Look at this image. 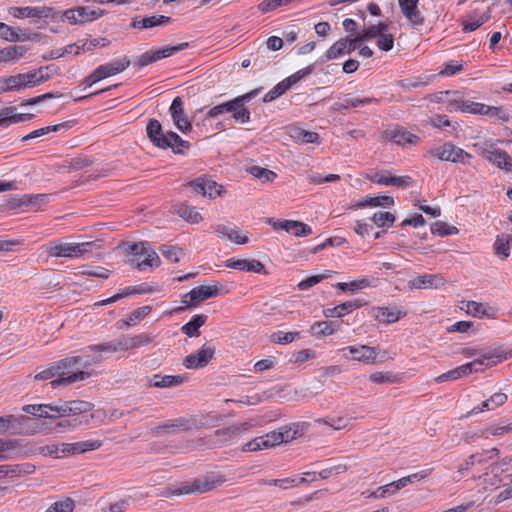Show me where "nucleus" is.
<instances>
[{"mask_svg": "<svg viewBox=\"0 0 512 512\" xmlns=\"http://www.w3.org/2000/svg\"><path fill=\"white\" fill-rule=\"evenodd\" d=\"M146 133L152 144L160 149L171 148L175 154H184L190 148V143L183 140L173 131L163 132L162 125L157 119H150L146 126Z\"/></svg>", "mask_w": 512, "mask_h": 512, "instance_id": "1", "label": "nucleus"}, {"mask_svg": "<svg viewBox=\"0 0 512 512\" xmlns=\"http://www.w3.org/2000/svg\"><path fill=\"white\" fill-rule=\"evenodd\" d=\"M82 356L66 357L56 361L62 377L52 380L50 385L55 388L60 385H70L77 381H83L90 376L89 372L80 370L79 362Z\"/></svg>", "mask_w": 512, "mask_h": 512, "instance_id": "2", "label": "nucleus"}, {"mask_svg": "<svg viewBox=\"0 0 512 512\" xmlns=\"http://www.w3.org/2000/svg\"><path fill=\"white\" fill-rule=\"evenodd\" d=\"M226 481L222 475H206L201 478L195 479L193 482L183 483L180 487L167 489L164 492L165 496H180L188 494H201L208 492Z\"/></svg>", "mask_w": 512, "mask_h": 512, "instance_id": "3", "label": "nucleus"}, {"mask_svg": "<svg viewBox=\"0 0 512 512\" xmlns=\"http://www.w3.org/2000/svg\"><path fill=\"white\" fill-rule=\"evenodd\" d=\"M504 359H506V356L502 354H484L479 359H476L472 362L466 363L464 365H461L455 369H452L446 373L439 375L438 377L435 378V381L438 383H442L446 381L457 380L473 372L477 373L482 371L481 369L476 367L477 365L486 364L487 366H492L498 362L503 361Z\"/></svg>", "mask_w": 512, "mask_h": 512, "instance_id": "4", "label": "nucleus"}, {"mask_svg": "<svg viewBox=\"0 0 512 512\" xmlns=\"http://www.w3.org/2000/svg\"><path fill=\"white\" fill-rule=\"evenodd\" d=\"M451 110H460L462 112H469L473 114H480V115H490V116H497L499 119H502L503 121L508 120V115L503 113L501 115L502 110L499 107L494 106H488L482 103L473 102L470 100H460V99H453L449 103Z\"/></svg>", "mask_w": 512, "mask_h": 512, "instance_id": "5", "label": "nucleus"}, {"mask_svg": "<svg viewBox=\"0 0 512 512\" xmlns=\"http://www.w3.org/2000/svg\"><path fill=\"white\" fill-rule=\"evenodd\" d=\"M92 245L93 242L66 243L54 241L47 245L46 252L51 257L75 258L80 257L88 252V248Z\"/></svg>", "mask_w": 512, "mask_h": 512, "instance_id": "6", "label": "nucleus"}, {"mask_svg": "<svg viewBox=\"0 0 512 512\" xmlns=\"http://www.w3.org/2000/svg\"><path fill=\"white\" fill-rule=\"evenodd\" d=\"M94 404L83 400H70L63 401L59 400L57 404H54L52 412L55 413L56 418H64L75 415H80L92 411Z\"/></svg>", "mask_w": 512, "mask_h": 512, "instance_id": "7", "label": "nucleus"}, {"mask_svg": "<svg viewBox=\"0 0 512 512\" xmlns=\"http://www.w3.org/2000/svg\"><path fill=\"white\" fill-rule=\"evenodd\" d=\"M431 155L442 161H450L453 163H468L471 155L460 147L448 142L437 146L431 150Z\"/></svg>", "mask_w": 512, "mask_h": 512, "instance_id": "8", "label": "nucleus"}, {"mask_svg": "<svg viewBox=\"0 0 512 512\" xmlns=\"http://www.w3.org/2000/svg\"><path fill=\"white\" fill-rule=\"evenodd\" d=\"M252 427V424L249 422H244L239 425H232L230 427H226L223 429L216 430L213 435L206 437V444L212 447H222L227 442L237 437L241 431H247Z\"/></svg>", "mask_w": 512, "mask_h": 512, "instance_id": "9", "label": "nucleus"}, {"mask_svg": "<svg viewBox=\"0 0 512 512\" xmlns=\"http://www.w3.org/2000/svg\"><path fill=\"white\" fill-rule=\"evenodd\" d=\"M189 46L187 42L180 43L175 46H167L158 50H150L140 55L134 62L135 66L140 68L152 64L163 58H167L176 52L182 51Z\"/></svg>", "mask_w": 512, "mask_h": 512, "instance_id": "10", "label": "nucleus"}, {"mask_svg": "<svg viewBox=\"0 0 512 512\" xmlns=\"http://www.w3.org/2000/svg\"><path fill=\"white\" fill-rule=\"evenodd\" d=\"M360 45L361 43L356 36L340 38L324 53L322 62L330 61L346 54H350L358 49Z\"/></svg>", "mask_w": 512, "mask_h": 512, "instance_id": "11", "label": "nucleus"}, {"mask_svg": "<svg viewBox=\"0 0 512 512\" xmlns=\"http://www.w3.org/2000/svg\"><path fill=\"white\" fill-rule=\"evenodd\" d=\"M479 154L489 162L496 165L499 169L506 172H512V158L501 149L490 147H480Z\"/></svg>", "mask_w": 512, "mask_h": 512, "instance_id": "12", "label": "nucleus"}, {"mask_svg": "<svg viewBox=\"0 0 512 512\" xmlns=\"http://www.w3.org/2000/svg\"><path fill=\"white\" fill-rule=\"evenodd\" d=\"M217 295H219V289L217 286L201 285L186 293L182 298V303H184L186 307H195L202 301L216 297Z\"/></svg>", "mask_w": 512, "mask_h": 512, "instance_id": "13", "label": "nucleus"}, {"mask_svg": "<svg viewBox=\"0 0 512 512\" xmlns=\"http://www.w3.org/2000/svg\"><path fill=\"white\" fill-rule=\"evenodd\" d=\"M369 181L379 185L385 186H396L400 188H406L413 185V179L408 176H392L388 171L383 172H374L372 174L367 175Z\"/></svg>", "mask_w": 512, "mask_h": 512, "instance_id": "14", "label": "nucleus"}, {"mask_svg": "<svg viewBox=\"0 0 512 512\" xmlns=\"http://www.w3.org/2000/svg\"><path fill=\"white\" fill-rule=\"evenodd\" d=\"M260 91L261 88H256L236 97L237 104L234 106L233 114L231 115L235 122L245 124L250 121V111L245 105L255 98Z\"/></svg>", "mask_w": 512, "mask_h": 512, "instance_id": "15", "label": "nucleus"}, {"mask_svg": "<svg viewBox=\"0 0 512 512\" xmlns=\"http://www.w3.org/2000/svg\"><path fill=\"white\" fill-rule=\"evenodd\" d=\"M215 354V347H202L195 353L187 355L183 364L188 369L203 368L208 365Z\"/></svg>", "mask_w": 512, "mask_h": 512, "instance_id": "16", "label": "nucleus"}, {"mask_svg": "<svg viewBox=\"0 0 512 512\" xmlns=\"http://www.w3.org/2000/svg\"><path fill=\"white\" fill-rule=\"evenodd\" d=\"M170 113L173 120L174 125L178 130L182 133H188L192 130L191 122L185 117V112L183 109V102L181 97H176L172 101L170 106Z\"/></svg>", "mask_w": 512, "mask_h": 512, "instance_id": "17", "label": "nucleus"}, {"mask_svg": "<svg viewBox=\"0 0 512 512\" xmlns=\"http://www.w3.org/2000/svg\"><path fill=\"white\" fill-rule=\"evenodd\" d=\"M384 137L402 147L417 145L420 141L419 136L403 128L386 130L384 131Z\"/></svg>", "mask_w": 512, "mask_h": 512, "instance_id": "18", "label": "nucleus"}, {"mask_svg": "<svg viewBox=\"0 0 512 512\" xmlns=\"http://www.w3.org/2000/svg\"><path fill=\"white\" fill-rule=\"evenodd\" d=\"M419 0H398L401 12L414 26H422L424 17L418 9Z\"/></svg>", "mask_w": 512, "mask_h": 512, "instance_id": "19", "label": "nucleus"}, {"mask_svg": "<svg viewBox=\"0 0 512 512\" xmlns=\"http://www.w3.org/2000/svg\"><path fill=\"white\" fill-rule=\"evenodd\" d=\"M344 356L347 358L346 351L352 355V359L363 363H374L376 360V349L367 345L349 346L343 348Z\"/></svg>", "mask_w": 512, "mask_h": 512, "instance_id": "20", "label": "nucleus"}, {"mask_svg": "<svg viewBox=\"0 0 512 512\" xmlns=\"http://www.w3.org/2000/svg\"><path fill=\"white\" fill-rule=\"evenodd\" d=\"M101 440H86L79 441L76 443H62L61 444V453L65 454H80L87 451H92L99 449L102 446Z\"/></svg>", "mask_w": 512, "mask_h": 512, "instance_id": "21", "label": "nucleus"}, {"mask_svg": "<svg viewBox=\"0 0 512 512\" xmlns=\"http://www.w3.org/2000/svg\"><path fill=\"white\" fill-rule=\"evenodd\" d=\"M443 284L444 279L441 276L435 274L418 275L408 282V286L411 289L438 288Z\"/></svg>", "mask_w": 512, "mask_h": 512, "instance_id": "22", "label": "nucleus"}, {"mask_svg": "<svg viewBox=\"0 0 512 512\" xmlns=\"http://www.w3.org/2000/svg\"><path fill=\"white\" fill-rule=\"evenodd\" d=\"M374 317L386 324L397 322L401 317L406 315L405 310H401L398 307H374L372 309Z\"/></svg>", "mask_w": 512, "mask_h": 512, "instance_id": "23", "label": "nucleus"}, {"mask_svg": "<svg viewBox=\"0 0 512 512\" xmlns=\"http://www.w3.org/2000/svg\"><path fill=\"white\" fill-rule=\"evenodd\" d=\"M226 266L232 269L240 271H248L254 273H266L265 266L262 262L256 259H229L226 262Z\"/></svg>", "mask_w": 512, "mask_h": 512, "instance_id": "24", "label": "nucleus"}, {"mask_svg": "<svg viewBox=\"0 0 512 512\" xmlns=\"http://www.w3.org/2000/svg\"><path fill=\"white\" fill-rule=\"evenodd\" d=\"M366 302L361 299H355L351 301H347L344 303H341L333 308H327L323 310V314L325 317H337L340 318L360 307L365 305Z\"/></svg>", "mask_w": 512, "mask_h": 512, "instance_id": "25", "label": "nucleus"}, {"mask_svg": "<svg viewBox=\"0 0 512 512\" xmlns=\"http://www.w3.org/2000/svg\"><path fill=\"white\" fill-rule=\"evenodd\" d=\"M289 136L298 143L301 144H320L321 138L318 133L313 131H307L298 126H291L288 128Z\"/></svg>", "mask_w": 512, "mask_h": 512, "instance_id": "26", "label": "nucleus"}, {"mask_svg": "<svg viewBox=\"0 0 512 512\" xmlns=\"http://www.w3.org/2000/svg\"><path fill=\"white\" fill-rule=\"evenodd\" d=\"M498 454L499 450L497 448H492L490 450H485L481 453L472 454L471 456L468 457V459L464 461V463L459 465L458 472L463 475L466 471L471 469V467L475 465V463H484L488 459H492L493 455L497 456Z\"/></svg>", "mask_w": 512, "mask_h": 512, "instance_id": "27", "label": "nucleus"}, {"mask_svg": "<svg viewBox=\"0 0 512 512\" xmlns=\"http://www.w3.org/2000/svg\"><path fill=\"white\" fill-rule=\"evenodd\" d=\"M190 424V421L185 418H177L173 421H170L168 423H165L163 425L156 426L152 429V433L155 436H159L161 434H170L172 433V430L174 431H188L192 427Z\"/></svg>", "mask_w": 512, "mask_h": 512, "instance_id": "28", "label": "nucleus"}, {"mask_svg": "<svg viewBox=\"0 0 512 512\" xmlns=\"http://www.w3.org/2000/svg\"><path fill=\"white\" fill-rule=\"evenodd\" d=\"M130 59L128 57H122L121 59L114 60L110 63L100 65L98 67L99 74L103 76V79L116 75L123 72L130 65Z\"/></svg>", "mask_w": 512, "mask_h": 512, "instance_id": "29", "label": "nucleus"}, {"mask_svg": "<svg viewBox=\"0 0 512 512\" xmlns=\"http://www.w3.org/2000/svg\"><path fill=\"white\" fill-rule=\"evenodd\" d=\"M150 292H152V288H150L147 283H143L138 286L127 287L123 290V292L117 293L108 299L99 301V302L95 303V305L103 306V305L114 303V302H116L126 296L132 295V294H144V293H150Z\"/></svg>", "mask_w": 512, "mask_h": 512, "instance_id": "30", "label": "nucleus"}, {"mask_svg": "<svg viewBox=\"0 0 512 512\" xmlns=\"http://www.w3.org/2000/svg\"><path fill=\"white\" fill-rule=\"evenodd\" d=\"M185 381V377L182 375H153L149 380L150 387L156 388H169L176 387Z\"/></svg>", "mask_w": 512, "mask_h": 512, "instance_id": "31", "label": "nucleus"}, {"mask_svg": "<svg viewBox=\"0 0 512 512\" xmlns=\"http://www.w3.org/2000/svg\"><path fill=\"white\" fill-rule=\"evenodd\" d=\"M170 21H171V18L168 16L154 15V16L144 17L143 19H140V20L134 19L131 22L130 27L134 28V29H148V28H152L155 26L167 24Z\"/></svg>", "mask_w": 512, "mask_h": 512, "instance_id": "32", "label": "nucleus"}, {"mask_svg": "<svg viewBox=\"0 0 512 512\" xmlns=\"http://www.w3.org/2000/svg\"><path fill=\"white\" fill-rule=\"evenodd\" d=\"M207 315L197 314L192 319L182 326L181 331L188 337H198L200 335V327H202L207 321Z\"/></svg>", "mask_w": 512, "mask_h": 512, "instance_id": "33", "label": "nucleus"}, {"mask_svg": "<svg viewBox=\"0 0 512 512\" xmlns=\"http://www.w3.org/2000/svg\"><path fill=\"white\" fill-rule=\"evenodd\" d=\"M340 321H319L315 322L311 326V333L315 336H329L332 335L335 331L339 329L341 326Z\"/></svg>", "mask_w": 512, "mask_h": 512, "instance_id": "34", "label": "nucleus"}, {"mask_svg": "<svg viewBox=\"0 0 512 512\" xmlns=\"http://www.w3.org/2000/svg\"><path fill=\"white\" fill-rule=\"evenodd\" d=\"M308 426L309 424L306 422L294 423L289 426H283L279 428L278 431L283 434V442L287 443L302 436Z\"/></svg>", "mask_w": 512, "mask_h": 512, "instance_id": "35", "label": "nucleus"}, {"mask_svg": "<svg viewBox=\"0 0 512 512\" xmlns=\"http://www.w3.org/2000/svg\"><path fill=\"white\" fill-rule=\"evenodd\" d=\"M491 19V9L487 8L484 12H482L478 19H470L466 16L465 19L461 20L462 30L463 32H472L482 26L484 23L488 22Z\"/></svg>", "mask_w": 512, "mask_h": 512, "instance_id": "36", "label": "nucleus"}, {"mask_svg": "<svg viewBox=\"0 0 512 512\" xmlns=\"http://www.w3.org/2000/svg\"><path fill=\"white\" fill-rule=\"evenodd\" d=\"M512 245V235L510 234H500L496 237L494 242V252L498 257L502 259H506L510 255V247Z\"/></svg>", "mask_w": 512, "mask_h": 512, "instance_id": "37", "label": "nucleus"}, {"mask_svg": "<svg viewBox=\"0 0 512 512\" xmlns=\"http://www.w3.org/2000/svg\"><path fill=\"white\" fill-rule=\"evenodd\" d=\"M52 408H54V404H29L25 405L22 410L27 414H31L40 418L55 419V413H49V411L52 412Z\"/></svg>", "mask_w": 512, "mask_h": 512, "instance_id": "38", "label": "nucleus"}, {"mask_svg": "<svg viewBox=\"0 0 512 512\" xmlns=\"http://www.w3.org/2000/svg\"><path fill=\"white\" fill-rule=\"evenodd\" d=\"M394 205V199L391 196H375V197H367L364 200L357 203V207L362 208L366 206L372 207H390Z\"/></svg>", "mask_w": 512, "mask_h": 512, "instance_id": "39", "label": "nucleus"}, {"mask_svg": "<svg viewBox=\"0 0 512 512\" xmlns=\"http://www.w3.org/2000/svg\"><path fill=\"white\" fill-rule=\"evenodd\" d=\"M21 74L0 78V94L24 88Z\"/></svg>", "mask_w": 512, "mask_h": 512, "instance_id": "40", "label": "nucleus"}, {"mask_svg": "<svg viewBox=\"0 0 512 512\" xmlns=\"http://www.w3.org/2000/svg\"><path fill=\"white\" fill-rule=\"evenodd\" d=\"M286 225V232L292 233L296 237H305L312 234V228L301 221L288 220Z\"/></svg>", "mask_w": 512, "mask_h": 512, "instance_id": "41", "label": "nucleus"}, {"mask_svg": "<svg viewBox=\"0 0 512 512\" xmlns=\"http://www.w3.org/2000/svg\"><path fill=\"white\" fill-rule=\"evenodd\" d=\"M27 49L23 46H11L0 50V62H8L22 57Z\"/></svg>", "mask_w": 512, "mask_h": 512, "instance_id": "42", "label": "nucleus"}, {"mask_svg": "<svg viewBox=\"0 0 512 512\" xmlns=\"http://www.w3.org/2000/svg\"><path fill=\"white\" fill-rule=\"evenodd\" d=\"M77 14L82 18L80 20V24H83L102 17L104 15V10L90 9L89 7L80 6L77 7Z\"/></svg>", "mask_w": 512, "mask_h": 512, "instance_id": "43", "label": "nucleus"}, {"mask_svg": "<svg viewBox=\"0 0 512 512\" xmlns=\"http://www.w3.org/2000/svg\"><path fill=\"white\" fill-rule=\"evenodd\" d=\"M142 261H137L135 266L139 270H144L146 267H158L160 265V258L155 251H152L147 246V253Z\"/></svg>", "mask_w": 512, "mask_h": 512, "instance_id": "44", "label": "nucleus"}, {"mask_svg": "<svg viewBox=\"0 0 512 512\" xmlns=\"http://www.w3.org/2000/svg\"><path fill=\"white\" fill-rule=\"evenodd\" d=\"M248 171L251 175L261 180L263 183L273 182L277 177V174L275 172L259 166H252L251 168H249Z\"/></svg>", "mask_w": 512, "mask_h": 512, "instance_id": "45", "label": "nucleus"}, {"mask_svg": "<svg viewBox=\"0 0 512 512\" xmlns=\"http://www.w3.org/2000/svg\"><path fill=\"white\" fill-rule=\"evenodd\" d=\"M290 83L286 79L279 82L273 89H271L268 93L263 97V102H271L281 95H283L289 88Z\"/></svg>", "mask_w": 512, "mask_h": 512, "instance_id": "46", "label": "nucleus"}, {"mask_svg": "<svg viewBox=\"0 0 512 512\" xmlns=\"http://www.w3.org/2000/svg\"><path fill=\"white\" fill-rule=\"evenodd\" d=\"M48 197L47 194H30V195H23L17 199H15L16 204L15 206L21 207V206H34L37 204H40Z\"/></svg>", "mask_w": 512, "mask_h": 512, "instance_id": "47", "label": "nucleus"}, {"mask_svg": "<svg viewBox=\"0 0 512 512\" xmlns=\"http://www.w3.org/2000/svg\"><path fill=\"white\" fill-rule=\"evenodd\" d=\"M160 252L167 260L177 263L180 261V256L184 255V252L181 248L172 245H162L160 247Z\"/></svg>", "mask_w": 512, "mask_h": 512, "instance_id": "48", "label": "nucleus"}, {"mask_svg": "<svg viewBox=\"0 0 512 512\" xmlns=\"http://www.w3.org/2000/svg\"><path fill=\"white\" fill-rule=\"evenodd\" d=\"M395 219V216L390 212H377L371 218L378 227H389L395 222Z\"/></svg>", "mask_w": 512, "mask_h": 512, "instance_id": "49", "label": "nucleus"}, {"mask_svg": "<svg viewBox=\"0 0 512 512\" xmlns=\"http://www.w3.org/2000/svg\"><path fill=\"white\" fill-rule=\"evenodd\" d=\"M14 111L15 108L9 107L0 113V116H4L3 118H0L2 126L9 125L11 123L24 122L23 114H12Z\"/></svg>", "mask_w": 512, "mask_h": 512, "instance_id": "50", "label": "nucleus"}, {"mask_svg": "<svg viewBox=\"0 0 512 512\" xmlns=\"http://www.w3.org/2000/svg\"><path fill=\"white\" fill-rule=\"evenodd\" d=\"M89 351L92 352H107V353H114L120 351L118 340H112L110 342L102 343V344H96V345H90L87 347Z\"/></svg>", "mask_w": 512, "mask_h": 512, "instance_id": "51", "label": "nucleus"}, {"mask_svg": "<svg viewBox=\"0 0 512 512\" xmlns=\"http://www.w3.org/2000/svg\"><path fill=\"white\" fill-rule=\"evenodd\" d=\"M231 227L227 226V225H224V224H219L216 226L215 228V232L218 234V235H222V236H226L229 240L237 243V244H245L248 242V238L246 236H233L231 237Z\"/></svg>", "mask_w": 512, "mask_h": 512, "instance_id": "52", "label": "nucleus"}, {"mask_svg": "<svg viewBox=\"0 0 512 512\" xmlns=\"http://www.w3.org/2000/svg\"><path fill=\"white\" fill-rule=\"evenodd\" d=\"M431 232L440 236H446L456 234L458 229L454 226H448L445 222L437 221L432 224Z\"/></svg>", "mask_w": 512, "mask_h": 512, "instance_id": "53", "label": "nucleus"}, {"mask_svg": "<svg viewBox=\"0 0 512 512\" xmlns=\"http://www.w3.org/2000/svg\"><path fill=\"white\" fill-rule=\"evenodd\" d=\"M0 38L10 42L20 41L19 33L13 27L3 22H0Z\"/></svg>", "mask_w": 512, "mask_h": 512, "instance_id": "54", "label": "nucleus"}, {"mask_svg": "<svg viewBox=\"0 0 512 512\" xmlns=\"http://www.w3.org/2000/svg\"><path fill=\"white\" fill-rule=\"evenodd\" d=\"M19 446L17 439L3 440L0 439V459L10 458L9 453Z\"/></svg>", "mask_w": 512, "mask_h": 512, "instance_id": "55", "label": "nucleus"}, {"mask_svg": "<svg viewBox=\"0 0 512 512\" xmlns=\"http://www.w3.org/2000/svg\"><path fill=\"white\" fill-rule=\"evenodd\" d=\"M55 376H59V378H60V377H62V374H61L59 368L57 367V363L53 362L49 365V367L47 369L37 373L34 376V379L35 380H48Z\"/></svg>", "mask_w": 512, "mask_h": 512, "instance_id": "56", "label": "nucleus"}, {"mask_svg": "<svg viewBox=\"0 0 512 512\" xmlns=\"http://www.w3.org/2000/svg\"><path fill=\"white\" fill-rule=\"evenodd\" d=\"M299 337V332H276L271 336V341L278 344H288Z\"/></svg>", "mask_w": 512, "mask_h": 512, "instance_id": "57", "label": "nucleus"}, {"mask_svg": "<svg viewBox=\"0 0 512 512\" xmlns=\"http://www.w3.org/2000/svg\"><path fill=\"white\" fill-rule=\"evenodd\" d=\"M179 214L182 218L192 223H198L202 220V216L194 207L183 206L179 209Z\"/></svg>", "mask_w": 512, "mask_h": 512, "instance_id": "58", "label": "nucleus"}, {"mask_svg": "<svg viewBox=\"0 0 512 512\" xmlns=\"http://www.w3.org/2000/svg\"><path fill=\"white\" fill-rule=\"evenodd\" d=\"M151 310V306H142L135 309L126 321V324L128 326L134 325L136 322L145 318L151 312Z\"/></svg>", "mask_w": 512, "mask_h": 512, "instance_id": "59", "label": "nucleus"}, {"mask_svg": "<svg viewBox=\"0 0 512 512\" xmlns=\"http://www.w3.org/2000/svg\"><path fill=\"white\" fill-rule=\"evenodd\" d=\"M8 12L15 18L36 17L35 7H10Z\"/></svg>", "mask_w": 512, "mask_h": 512, "instance_id": "60", "label": "nucleus"}, {"mask_svg": "<svg viewBox=\"0 0 512 512\" xmlns=\"http://www.w3.org/2000/svg\"><path fill=\"white\" fill-rule=\"evenodd\" d=\"M370 380L377 384L394 383L397 377L391 372H376L370 375Z\"/></svg>", "mask_w": 512, "mask_h": 512, "instance_id": "61", "label": "nucleus"}, {"mask_svg": "<svg viewBox=\"0 0 512 512\" xmlns=\"http://www.w3.org/2000/svg\"><path fill=\"white\" fill-rule=\"evenodd\" d=\"M313 70L314 64H311L303 69H300L296 73L290 75L289 77L286 78V80L288 81V83H290V86H292L299 82L300 80H302L303 78H305L306 76L310 75L313 72Z\"/></svg>", "mask_w": 512, "mask_h": 512, "instance_id": "62", "label": "nucleus"}, {"mask_svg": "<svg viewBox=\"0 0 512 512\" xmlns=\"http://www.w3.org/2000/svg\"><path fill=\"white\" fill-rule=\"evenodd\" d=\"M54 512H73L75 502L71 498H66L64 501H58L51 505Z\"/></svg>", "mask_w": 512, "mask_h": 512, "instance_id": "63", "label": "nucleus"}, {"mask_svg": "<svg viewBox=\"0 0 512 512\" xmlns=\"http://www.w3.org/2000/svg\"><path fill=\"white\" fill-rule=\"evenodd\" d=\"M394 45V36L389 33H385L378 36L377 46L383 51H390Z\"/></svg>", "mask_w": 512, "mask_h": 512, "instance_id": "64", "label": "nucleus"}]
</instances>
